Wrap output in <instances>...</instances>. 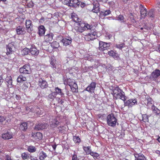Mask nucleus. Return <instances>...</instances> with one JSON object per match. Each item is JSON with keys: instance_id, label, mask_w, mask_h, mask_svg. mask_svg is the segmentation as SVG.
Here are the masks:
<instances>
[{"instance_id": "1", "label": "nucleus", "mask_w": 160, "mask_h": 160, "mask_svg": "<svg viewBox=\"0 0 160 160\" xmlns=\"http://www.w3.org/2000/svg\"><path fill=\"white\" fill-rule=\"evenodd\" d=\"M78 26L75 27V29L77 32H82L86 30L90 29L92 26L88 23H78Z\"/></svg>"}, {"instance_id": "49", "label": "nucleus", "mask_w": 160, "mask_h": 160, "mask_svg": "<svg viewBox=\"0 0 160 160\" xmlns=\"http://www.w3.org/2000/svg\"><path fill=\"white\" fill-rule=\"evenodd\" d=\"M124 43H122L120 44H118L116 45V47L117 48L120 49H122L124 47Z\"/></svg>"}, {"instance_id": "46", "label": "nucleus", "mask_w": 160, "mask_h": 160, "mask_svg": "<svg viewBox=\"0 0 160 160\" xmlns=\"http://www.w3.org/2000/svg\"><path fill=\"white\" fill-rule=\"evenodd\" d=\"M56 96V94L55 92H52L51 93L49 94L48 95V97L49 98L51 99H53Z\"/></svg>"}, {"instance_id": "34", "label": "nucleus", "mask_w": 160, "mask_h": 160, "mask_svg": "<svg viewBox=\"0 0 160 160\" xmlns=\"http://www.w3.org/2000/svg\"><path fill=\"white\" fill-rule=\"evenodd\" d=\"M55 92L56 93H57L62 96L64 95V94L62 92V90L58 88V87L56 88L55 89Z\"/></svg>"}, {"instance_id": "47", "label": "nucleus", "mask_w": 160, "mask_h": 160, "mask_svg": "<svg viewBox=\"0 0 160 160\" xmlns=\"http://www.w3.org/2000/svg\"><path fill=\"white\" fill-rule=\"evenodd\" d=\"M90 155L92 156L94 158H97L99 156V154L96 152H92Z\"/></svg>"}, {"instance_id": "38", "label": "nucleus", "mask_w": 160, "mask_h": 160, "mask_svg": "<svg viewBox=\"0 0 160 160\" xmlns=\"http://www.w3.org/2000/svg\"><path fill=\"white\" fill-rule=\"evenodd\" d=\"M6 80L8 86L12 85V82L11 77V76L7 77L6 78Z\"/></svg>"}, {"instance_id": "44", "label": "nucleus", "mask_w": 160, "mask_h": 160, "mask_svg": "<svg viewBox=\"0 0 160 160\" xmlns=\"http://www.w3.org/2000/svg\"><path fill=\"white\" fill-rule=\"evenodd\" d=\"M148 15L151 18V20H152V18H153L154 16L153 11L152 10L150 11L148 13Z\"/></svg>"}, {"instance_id": "6", "label": "nucleus", "mask_w": 160, "mask_h": 160, "mask_svg": "<svg viewBox=\"0 0 160 160\" xmlns=\"http://www.w3.org/2000/svg\"><path fill=\"white\" fill-rule=\"evenodd\" d=\"M19 72L21 73L29 74L31 72L30 67L28 64L25 65L19 69Z\"/></svg>"}, {"instance_id": "63", "label": "nucleus", "mask_w": 160, "mask_h": 160, "mask_svg": "<svg viewBox=\"0 0 160 160\" xmlns=\"http://www.w3.org/2000/svg\"><path fill=\"white\" fill-rule=\"evenodd\" d=\"M156 50L160 52V45L158 46V48L156 49Z\"/></svg>"}, {"instance_id": "30", "label": "nucleus", "mask_w": 160, "mask_h": 160, "mask_svg": "<svg viewBox=\"0 0 160 160\" xmlns=\"http://www.w3.org/2000/svg\"><path fill=\"white\" fill-rule=\"evenodd\" d=\"M44 39L46 42H49L52 39V37L50 34H48L45 36Z\"/></svg>"}, {"instance_id": "60", "label": "nucleus", "mask_w": 160, "mask_h": 160, "mask_svg": "<svg viewBox=\"0 0 160 160\" xmlns=\"http://www.w3.org/2000/svg\"><path fill=\"white\" fill-rule=\"evenodd\" d=\"M30 158L31 160H38L36 158H34L33 157L30 156Z\"/></svg>"}, {"instance_id": "27", "label": "nucleus", "mask_w": 160, "mask_h": 160, "mask_svg": "<svg viewBox=\"0 0 160 160\" xmlns=\"http://www.w3.org/2000/svg\"><path fill=\"white\" fill-rule=\"evenodd\" d=\"M38 156L40 160H43L47 157V155L46 153L42 151L40 152Z\"/></svg>"}, {"instance_id": "61", "label": "nucleus", "mask_w": 160, "mask_h": 160, "mask_svg": "<svg viewBox=\"0 0 160 160\" xmlns=\"http://www.w3.org/2000/svg\"><path fill=\"white\" fill-rule=\"evenodd\" d=\"M3 82V79L2 77V76H0V85H1L2 83Z\"/></svg>"}, {"instance_id": "58", "label": "nucleus", "mask_w": 160, "mask_h": 160, "mask_svg": "<svg viewBox=\"0 0 160 160\" xmlns=\"http://www.w3.org/2000/svg\"><path fill=\"white\" fill-rule=\"evenodd\" d=\"M152 109L154 111L157 112V110H158V108L155 107L153 105H152Z\"/></svg>"}, {"instance_id": "5", "label": "nucleus", "mask_w": 160, "mask_h": 160, "mask_svg": "<svg viewBox=\"0 0 160 160\" xmlns=\"http://www.w3.org/2000/svg\"><path fill=\"white\" fill-rule=\"evenodd\" d=\"M67 83L68 85L70 86L72 91L73 92H78V87L77 84L73 80L69 79L68 80Z\"/></svg>"}, {"instance_id": "31", "label": "nucleus", "mask_w": 160, "mask_h": 160, "mask_svg": "<svg viewBox=\"0 0 160 160\" xmlns=\"http://www.w3.org/2000/svg\"><path fill=\"white\" fill-rule=\"evenodd\" d=\"M26 78L25 77L22 75H19L17 79V81L18 82H22L26 80Z\"/></svg>"}, {"instance_id": "2", "label": "nucleus", "mask_w": 160, "mask_h": 160, "mask_svg": "<svg viewBox=\"0 0 160 160\" xmlns=\"http://www.w3.org/2000/svg\"><path fill=\"white\" fill-rule=\"evenodd\" d=\"M107 124L109 126L114 127L117 122V119L112 113L108 115L107 117Z\"/></svg>"}, {"instance_id": "52", "label": "nucleus", "mask_w": 160, "mask_h": 160, "mask_svg": "<svg viewBox=\"0 0 160 160\" xmlns=\"http://www.w3.org/2000/svg\"><path fill=\"white\" fill-rule=\"evenodd\" d=\"M108 54L112 57H114L116 55V53L113 51H110L108 52Z\"/></svg>"}, {"instance_id": "64", "label": "nucleus", "mask_w": 160, "mask_h": 160, "mask_svg": "<svg viewBox=\"0 0 160 160\" xmlns=\"http://www.w3.org/2000/svg\"><path fill=\"white\" fill-rule=\"evenodd\" d=\"M155 152L156 153L159 155V156H160V151L159 150H156L155 151Z\"/></svg>"}, {"instance_id": "25", "label": "nucleus", "mask_w": 160, "mask_h": 160, "mask_svg": "<svg viewBox=\"0 0 160 160\" xmlns=\"http://www.w3.org/2000/svg\"><path fill=\"white\" fill-rule=\"evenodd\" d=\"M26 26L28 32H29V31H31L32 28L31 21L29 20H26Z\"/></svg>"}, {"instance_id": "51", "label": "nucleus", "mask_w": 160, "mask_h": 160, "mask_svg": "<svg viewBox=\"0 0 160 160\" xmlns=\"http://www.w3.org/2000/svg\"><path fill=\"white\" fill-rule=\"evenodd\" d=\"M64 3L69 6L71 7V0H65Z\"/></svg>"}, {"instance_id": "10", "label": "nucleus", "mask_w": 160, "mask_h": 160, "mask_svg": "<svg viewBox=\"0 0 160 160\" xmlns=\"http://www.w3.org/2000/svg\"><path fill=\"white\" fill-rule=\"evenodd\" d=\"M15 49V47L12 42L9 43L7 46V54L8 55L12 53Z\"/></svg>"}, {"instance_id": "50", "label": "nucleus", "mask_w": 160, "mask_h": 160, "mask_svg": "<svg viewBox=\"0 0 160 160\" xmlns=\"http://www.w3.org/2000/svg\"><path fill=\"white\" fill-rule=\"evenodd\" d=\"M28 83L23 84L22 86V89L24 91L27 90L28 88Z\"/></svg>"}, {"instance_id": "23", "label": "nucleus", "mask_w": 160, "mask_h": 160, "mask_svg": "<svg viewBox=\"0 0 160 160\" xmlns=\"http://www.w3.org/2000/svg\"><path fill=\"white\" fill-rule=\"evenodd\" d=\"M153 101L151 98L148 96L145 100V103L148 106H150L153 104Z\"/></svg>"}, {"instance_id": "59", "label": "nucleus", "mask_w": 160, "mask_h": 160, "mask_svg": "<svg viewBox=\"0 0 160 160\" xmlns=\"http://www.w3.org/2000/svg\"><path fill=\"white\" fill-rule=\"evenodd\" d=\"M157 6L159 8H160V0H158L157 1Z\"/></svg>"}, {"instance_id": "12", "label": "nucleus", "mask_w": 160, "mask_h": 160, "mask_svg": "<svg viewBox=\"0 0 160 160\" xmlns=\"http://www.w3.org/2000/svg\"><path fill=\"white\" fill-rule=\"evenodd\" d=\"M93 7L92 11L94 13H98L99 11V3L97 0L94 1L93 3Z\"/></svg>"}, {"instance_id": "32", "label": "nucleus", "mask_w": 160, "mask_h": 160, "mask_svg": "<svg viewBox=\"0 0 160 160\" xmlns=\"http://www.w3.org/2000/svg\"><path fill=\"white\" fill-rule=\"evenodd\" d=\"M83 149L87 154H91V149L90 147H83Z\"/></svg>"}, {"instance_id": "20", "label": "nucleus", "mask_w": 160, "mask_h": 160, "mask_svg": "<svg viewBox=\"0 0 160 160\" xmlns=\"http://www.w3.org/2000/svg\"><path fill=\"white\" fill-rule=\"evenodd\" d=\"M140 9L141 17L142 18H144L146 16V9L144 8L142 5L140 6Z\"/></svg>"}, {"instance_id": "16", "label": "nucleus", "mask_w": 160, "mask_h": 160, "mask_svg": "<svg viewBox=\"0 0 160 160\" xmlns=\"http://www.w3.org/2000/svg\"><path fill=\"white\" fill-rule=\"evenodd\" d=\"M160 76V70L156 69L151 74V78L155 79Z\"/></svg>"}, {"instance_id": "29", "label": "nucleus", "mask_w": 160, "mask_h": 160, "mask_svg": "<svg viewBox=\"0 0 160 160\" xmlns=\"http://www.w3.org/2000/svg\"><path fill=\"white\" fill-rule=\"evenodd\" d=\"M20 129L22 131H25L27 128V123L23 122L20 125Z\"/></svg>"}, {"instance_id": "7", "label": "nucleus", "mask_w": 160, "mask_h": 160, "mask_svg": "<svg viewBox=\"0 0 160 160\" xmlns=\"http://www.w3.org/2000/svg\"><path fill=\"white\" fill-rule=\"evenodd\" d=\"M110 46L109 43H106L102 41H100L99 43V49L100 50L103 51L107 49Z\"/></svg>"}, {"instance_id": "45", "label": "nucleus", "mask_w": 160, "mask_h": 160, "mask_svg": "<svg viewBox=\"0 0 160 160\" xmlns=\"http://www.w3.org/2000/svg\"><path fill=\"white\" fill-rule=\"evenodd\" d=\"M22 157L23 159H26L29 158V156L26 153H23L22 154Z\"/></svg>"}, {"instance_id": "26", "label": "nucleus", "mask_w": 160, "mask_h": 160, "mask_svg": "<svg viewBox=\"0 0 160 160\" xmlns=\"http://www.w3.org/2000/svg\"><path fill=\"white\" fill-rule=\"evenodd\" d=\"M38 34L39 36H42L45 34V28L42 25H41L38 28Z\"/></svg>"}, {"instance_id": "17", "label": "nucleus", "mask_w": 160, "mask_h": 160, "mask_svg": "<svg viewBox=\"0 0 160 160\" xmlns=\"http://www.w3.org/2000/svg\"><path fill=\"white\" fill-rule=\"evenodd\" d=\"M12 137V133L7 132L2 134V138L4 139H9Z\"/></svg>"}, {"instance_id": "36", "label": "nucleus", "mask_w": 160, "mask_h": 160, "mask_svg": "<svg viewBox=\"0 0 160 160\" xmlns=\"http://www.w3.org/2000/svg\"><path fill=\"white\" fill-rule=\"evenodd\" d=\"M28 150L29 152H33L36 151V148L34 147L30 146L28 147Z\"/></svg>"}, {"instance_id": "8", "label": "nucleus", "mask_w": 160, "mask_h": 160, "mask_svg": "<svg viewBox=\"0 0 160 160\" xmlns=\"http://www.w3.org/2000/svg\"><path fill=\"white\" fill-rule=\"evenodd\" d=\"M48 126L47 123H39L38 124L36 125L34 127V129L38 130H41L46 128Z\"/></svg>"}, {"instance_id": "55", "label": "nucleus", "mask_w": 160, "mask_h": 160, "mask_svg": "<svg viewBox=\"0 0 160 160\" xmlns=\"http://www.w3.org/2000/svg\"><path fill=\"white\" fill-rule=\"evenodd\" d=\"M5 160H12V159L9 155H6Z\"/></svg>"}, {"instance_id": "21", "label": "nucleus", "mask_w": 160, "mask_h": 160, "mask_svg": "<svg viewBox=\"0 0 160 160\" xmlns=\"http://www.w3.org/2000/svg\"><path fill=\"white\" fill-rule=\"evenodd\" d=\"M29 53L32 55H37L39 52L37 49L34 47L32 46V48L29 49Z\"/></svg>"}, {"instance_id": "48", "label": "nucleus", "mask_w": 160, "mask_h": 160, "mask_svg": "<svg viewBox=\"0 0 160 160\" xmlns=\"http://www.w3.org/2000/svg\"><path fill=\"white\" fill-rule=\"evenodd\" d=\"M111 12L110 10H108L104 12H102V13H103V16H106L109 14L111 13Z\"/></svg>"}, {"instance_id": "11", "label": "nucleus", "mask_w": 160, "mask_h": 160, "mask_svg": "<svg viewBox=\"0 0 160 160\" xmlns=\"http://www.w3.org/2000/svg\"><path fill=\"white\" fill-rule=\"evenodd\" d=\"M96 87V83L94 82H92L86 88V90L87 91L92 93L94 92Z\"/></svg>"}, {"instance_id": "39", "label": "nucleus", "mask_w": 160, "mask_h": 160, "mask_svg": "<svg viewBox=\"0 0 160 160\" xmlns=\"http://www.w3.org/2000/svg\"><path fill=\"white\" fill-rule=\"evenodd\" d=\"M73 140L75 143H79L80 141L81 140L80 138L77 136H74L73 137Z\"/></svg>"}, {"instance_id": "35", "label": "nucleus", "mask_w": 160, "mask_h": 160, "mask_svg": "<svg viewBox=\"0 0 160 160\" xmlns=\"http://www.w3.org/2000/svg\"><path fill=\"white\" fill-rule=\"evenodd\" d=\"M36 108L35 107H32V106H30L29 107H27L26 108V110L27 112H35V109Z\"/></svg>"}, {"instance_id": "9", "label": "nucleus", "mask_w": 160, "mask_h": 160, "mask_svg": "<svg viewBox=\"0 0 160 160\" xmlns=\"http://www.w3.org/2000/svg\"><path fill=\"white\" fill-rule=\"evenodd\" d=\"M135 104H137V101L136 99H130L124 103L125 106H128L129 107H132Z\"/></svg>"}, {"instance_id": "40", "label": "nucleus", "mask_w": 160, "mask_h": 160, "mask_svg": "<svg viewBox=\"0 0 160 160\" xmlns=\"http://www.w3.org/2000/svg\"><path fill=\"white\" fill-rule=\"evenodd\" d=\"M116 20H118V21H119L121 22H124V17L122 15H119L117 17H116Z\"/></svg>"}, {"instance_id": "3", "label": "nucleus", "mask_w": 160, "mask_h": 160, "mask_svg": "<svg viewBox=\"0 0 160 160\" xmlns=\"http://www.w3.org/2000/svg\"><path fill=\"white\" fill-rule=\"evenodd\" d=\"M50 63L53 70L58 72L61 69V65L56 63V60L54 56H52L50 59Z\"/></svg>"}, {"instance_id": "54", "label": "nucleus", "mask_w": 160, "mask_h": 160, "mask_svg": "<svg viewBox=\"0 0 160 160\" xmlns=\"http://www.w3.org/2000/svg\"><path fill=\"white\" fill-rule=\"evenodd\" d=\"M72 160H79V159L77 158V156L74 154L72 157Z\"/></svg>"}, {"instance_id": "22", "label": "nucleus", "mask_w": 160, "mask_h": 160, "mask_svg": "<svg viewBox=\"0 0 160 160\" xmlns=\"http://www.w3.org/2000/svg\"><path fill=\"white\" fill-rule=\"evenodd\" d=\"M25 32V29L22 26H18L17 29V33L18 34H23Z\"/></svg>"}, {"instance_id": "28", "label": "nucleus", "mask_w": 160, "mask_h": 160, "mask_svg": "<svg viewBox=\"0 0 160 160\" xmlns=\"http://www.w3.org/2000/svg\"><path fill=\"white\" fill-rule=\"evenodd\" d=\"M135 157V160H144L145 157L142 154H136L134 155Z\"/></svg>"}, {"instance_id": "13", "label": "nucleus", "mask_w": 160, "mask_h": 160, "mask_svg": "<svg viewBox=\"0 0 160 160\" xmlns=\"http://www.w3.org/2000/svg\"><path fill=\"white\" fill-rule=\"evenodd\" d=\"M62 42L63 43V45L67 46L71 44L72 42V39L70 37L65 38L62 40Z\"/></svg>"}, {"instance_id": "42", "label": "nucleus", "mask_w": 160, "mask_h": 160, "mask_svg": "<svg viewBox=\"0 0 160 160\" xmlns=\"http://www.w3.org/2000/svg\"><path fill=\"white\" fill-rule=\"evenodd\" d=\"M142 120L145 122H148V116L146 114L142 115Z\"/></svg>"}, {"instance_id": "4", "label": "nucleus", "mask_w": 160, "mask_h": 160, "mask_svg": "<svg viewBox=\"0 0 160 160\" xmlns=\"http://www.w3.org/2000/svg\"><path fill=\"white\" fill-rule=\"evenodd\" d=\"M98 37L97 32L94 30H91L90 32L85 35L86 40L89 41L96 38Z\"/></svg>"}, {"instance_id": "41", "label": "nucleus", "mask_w": 160, "mask_h": 160, "mask_svg": "<svg viewBox=\"0 0 160 160\" xmlns=\"http://www.w3.org/2000/svg\"><path fill=\"white\" fill-rule=\"evenodd\" d=\"M35 112L38 115H40L41 114L42 112L43 111V109L42 108H36Z\"/></svg>"}, {"instance_id": "33", "label": "nucleus", "mask_w": 160, "mask_h": 160, "mask_svg": "<svg viewBox=\"0 0 160 160\" xmlns=\"http://www.w3.org/2000/svg\"><path fill=\"white\" fill-rule=\"evenodd\" d=\"M71 3V6L73 7H76L77 6H78L80 4V2L78 0H73L72 1Z\"/></svg>"}, {"instance_id": "18", "label": "nucleus", "mask_w": 160, "mask_h": 160, "mask_svg": "<svg viewBox=\"0 0 160 160\" xmlns=\"http://www.w3.org/2000/svg\"><path fill=\"white\" fill-rule=\"evenodd\" d=\"M50 126L52 128L56 127L59 124V122L58 121L57 118H55L50 122Z\"/></svg>"}, {"instance_id": "57", "label": "nucleus", "mask_w": 160, "mask_h": 160, "mask_svg": "<svg viewBox=\"0 0 160 160\" xmlns=\"http://www.w3.org/2000/svg\"><path fill=\"white\" fill-rule=\"evenodd\" d=\"M92 68V67H86V70L84 71V72H87V71H88L89 69L90 70H92L91 69Z\"/></svg>"}, {"instance_id": "56", "label": "nucleus", "mask_w": 160, "mask_h": 160, "mask_svg": "<svg viewBox=\"0 0 160 160\" xmlns=\"http://www.w3.org/2000/svg\"><path fill=\"white\" fill-rule=\"evenodd\" d=\"M5 120V118L3 116H0V122H3Z\"/></svg>"}, {"instance_id": "24", "label": "nucleus", "mask_w": 160, "mask_h": 160, "mask_svg": "<svg viewBox=\"0 0 160 160\" xmlns=\"http://www.w3.org/2000/svg\"><path fill=\"white\" fill-rule=\"evenodd\" d=\"M120 90L118 87H116L113 89L112 93L115 98L117 96L118 93H120Z\"/></svg>"}, {"instance_id": "62", "label": "nucleus", "mask_w": 160, "mask_h": 160, "mask_svg": "<svg viewBox=\"0 0 160 160\" xmlns=\"http://www.w3.org/2000/svg\"><path fill=\"white\" fill-rule=\"evenodd\" d=\"M152 27H147V28H145V29H147V30H150L152 28V27H153V25H152Z\"/></svg>"}, {"instance_id": "15", "label": "nucleus", "mask_w": 160, "mask_h": 160, "mask_svg": "<svg viewBox=\"0 0 160 160\" xmlns=\"http://www.w3.org/2000/svg\"><path fill=\"white\" fill-rule=\"evenodd\" d=\"M115 98L116 99H121L123 101H125L126 99V97L125 96L124 93L121 89L120 90V93H118V94L117 96Z\"/></svg>"}, {"instance_id": "43", "label": "nucleus", "mask_w": 160, "mask_h": 160, "mask_svg": "<svg viewBox=\"0 0 160 160\" xmlns=\"http://www.w3.org/2000/svg\"><path fill=\"white\" fill-rule=\"evenodd\" d=\"M6 155L2 152H0V160H5Z\"/></svg>"}, {"instance_id": "53", "label": "nucleus", "mask_w": 160, "mask_h": 160, "mask_svg": "<svg viewBox=\"0 0 160 160\" xmlns=\"http://www.w3.org/2000/svg\"><path fill=\"white\" fill-rule=\"evenodd\" d=\"M129 17H130V18L132 22V23H134L136 22V21L134 20L132 14V13H130V14Z\"/></svg>"}, {"instance_id": "14", "label": "nucleus", "mask_w": 160, "mask_h": 160, "mask_svg": "<svg viewBox=\"0 0 160 160\" xmlns=\"http://www.w3.org/2000/svg\"><path fill=\"white\" fill-rule=\"evenodd\" d=\"M38 85L42 88H44L48 86L47 82L42 78H40L38 81Z\"/></svg>"}, {"instance_id": "37", "label": "nucleus", "mask_w": 160, "mask_h": 160, "mask_svg": "<svg viewBox=\"0 0 160 160\" xmlns=\"http://www.w3.org/2000/svg\"><path fill=\"white\" fill-rule=\"evenodd\" d=\"M23 55H26L29 53V49L25 48L21 51Z\"/></svg>"}, {"instance_id": "19", "label": "nucleus", "mask_w": 160, "mask_h": 160, "mask_svg": "<svg viewBox=\"0 0 160 160\" xmlns=\"http://www.w3.org/2000/svg\"><path fill=\"white\" fill-rule=\"evenodd\" d=\"M32 137L35 140H40L42 138V133L39 132L32 133Z\"/></svg>"}]
</instances>
